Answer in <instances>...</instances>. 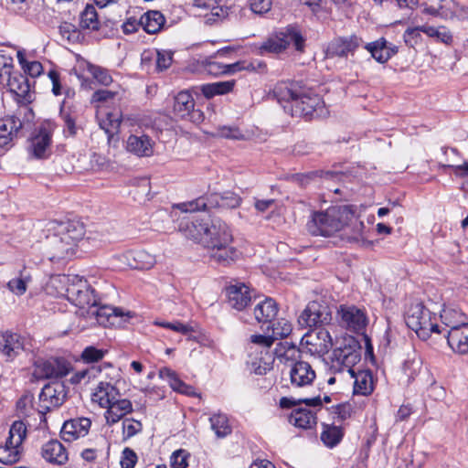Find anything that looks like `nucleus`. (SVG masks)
Masks as SVG:
<instances>
[{
    "label": "nucleus",
    "mask_w": 468,
    "mask_h": 468,
    "mask_svg": "<svg viewBox=\"0 0 468 468\" xmlns=\"http://www.w3.org/2000/svg\"><path fill=\"white\" fill-rule=\"evenodd\" d=\"M273 97L292 116L310 121L327 114L322 98L312 89L292 82H279L272 90Z\"/></svg>",
    "instance_id": "1"
},
{
    "label": "nucleus",
    "mask_w": 468,
    "mask_h": 468,
    "mask_svg": "<svg viewBox=\"0 0 468 468\" xmlns=\"http://www.w3.org/2000/svg\"><path fill=\"white\" fill-rule=\"evenodd\" d=\"M361 359V346L354 337L345 338L340 346L333 350L329 357L328 371L332 375L348 373L355 378L354 393L368 396L374 390V379L370 370L356 373L353 367Z\"/></svg>",
    "instance_id": "2"
},
{
    "label": "nucleus",
    "mask_w": 468,
    "mask_h": 468,
    "mask_svg": "<svg viewBox=\"0 0 468 468\" xmlns=\"http://www.w3.org/2000/svg\"><path fill=\"white\" fill-rule=\"evenodd\" d=\"M270 328L272 331L271 335H252L250 336V352L257 353L258 349H261L260 357H250L248 361L250 371L256 375L263 376L272 369L274 356L271 354L270 348L275 339L287 337L292 330L291 323L285 319L278 320L276 323L272 321L268 326V329Z\"/></svg>",
    "instance_id": "3"
},
{
    "label": "nucleus",
    "mask_w": 468,
    "mask_h": 468,
    "mask_svg": "<svg viewBox=\"0 0 468 468\" xmlns=\"http://www.w3.org/2000/svg\"><path fill=\"white\" fill-rule=\"evenodd\" d=\"M353 218L354 210L351 207L334 206L324 211L314 212L306 228L314 236L330 237L346 228Z\"/></svg>",
    "instance_id": "4"
},
{
    "label": "nucleus",
    "mask_w": 468,
    "mask_h": 468,
    "mask_svg": "<svg viewBox=\"0 0 468 468\" xmlns=\"http://www.w3.org/2000/svg\"><path fill=\"white\" fill-rule=\"evenodd\" d=\"M405 321L408 327L423 340L429 338L431 333L441 332L436 323V314L422 303L411 304L407 312Z\"/></svg>",
    "instance_id": "5"
},
{
    "label": "nucleus",
    "mask_w": 468,
    "mask_h": 468,
    "mask_svg": "<svg viewBox=\"0 0 468 468\" xmlns=\"http://www.w3.org/2000/svg\"><path fill=\"white\" fill-rule=\"evenodd\" d=\"M241 198L231 191L222 194H211L209 197H200L189 202L176 205L183 212H196L211 207L236 208L240 205Z\"/></svg>",
    "instance_id": "6"
},
{
    "label": "nucleus",
    "mask_w": 468,
    "mask_h": 468,
    "mask_svg": "<svg viewBox=\"0 0 468 468\" xmlns=\"http://www.w3.org/2000/svg\"><path fill=\"white\" fill-rule=\"evenodd\" d=\"M68 286L66 289L67 297L80 309L85 307H91L96 305L97 298L94 295V291L89 284L88 281L79 275H73L68 279Z\"/></svg>",
    "instance_id": "7"
},
{
    "label": "nucleus",
    "mask_w": 468,
    "mask_h": 468,
    "mask_svg": "<svg viewBox=\"0 0 468 468\" xmlns=\"http://www.w3.org/2000/svg\"><path fill=\"white\" fill-rule=\"evenodd\" d=\"M43 231L56 232L64 242H70V250L74 253L77 243L82 239L85 234L83 224L74 220H50L46 223Z\"/></svg>",
    "instance_id": "8"
},
{
    "label": "nucleus",
    "mask_w": 468,
    "mask_h": 468,
    "mask_svg": "<svg viewBox=\"0 0 468 468\" xmlns=\"http://www.w3.org/2000/svg\"><path fill=\"white\" fill-rule=\"evenodd\" d=\"M67 397V389L62 382H51L43 387L38 396L37 410L46 414L51 410L61 406Z\"/></svg>",
    "instance_id": "9"
},
{
    "label": "nucleus",
    "mask_w": 468,
    "mask_h": 468,
    "mask_svg": "<svg viewBox=\"0 0 468 468\" xmlns=\"http://www.w3.org/2000/svg\"><path fill=\"white\" fill-rule=\"evenodd\" d=\"M332 320L330 308L319 302H310L298 318L301 326L323 327L329 324Z\"/></svg>",
    "instance_id": "10"
},
{
    "label": "nucleus",
    "mask_w": 468,
    "mask_h": 468,
    "mask_svg": "<svg viewBox=\"0 0 468 468\" xmlns=\"http://www.w3.org/2000/svg\"><path fill=\"white\" fill-rule=\"evenodd\" d=\"M233 240L232 233L229 226L220 218L209 219V223L205 232L203 247L215 248L222 244H230Z\"/></svg>",
    "instance_id": "11"
},
{
    "label": "nucleus",
    "mask_w": 468,
    "mask_h": 468,
    "mask_svg": "<svg viewBox=\"0 0 468 468\" xmlns=\"http://www.w3.org/2000/svg\"><path fill=\"white\" fill-rule=\"evenodd\" d=\"M364 44L356 35L339 37L331 40L326 48V58H344L354 56L356 50Z\"/></svg>",
    "instance_id": "12"
},
{
    "label": "nucleus",
    "mask_w": 468,
    "mask_h": 468,
    "mask_svg": "<svg viewBox=\"0 0 468 468\" xmlns=\"http://www.w3.org/2000/svg\"><path fill=\"white\" fill-rule=\"evenodd\" d=\"M70 370V364L64 358L51 357L39 359L35 363L34 375L39 378H58L66 376Z\"/></svg>",
    "instance_id": "13"
},
{
    "label": "nucleus",
    "mask_w": 468,
    "mask_h": 468,
    "mask_svg": "<svg viewBox=\"0 0 468 468\" xmlns=\"http://www.w3.org/2000/svg\"><path fill=\"white\" fill-rule=\"evenodd\" d=\"M174 112L181 118L192 122H199L203 114L199 110H195V101L188 91H180L175 97Z\"/></svg>",
    "instance_id": "14"
},
{
    "label": "nucleus",
    "mask_w": 468,
    "mask_h": 468,
    "mask_svg": "<svg viewBox=\"0 0 468 468\" xmlns=\"http://www.w3.org/2000/svg\"><path fill=\"white\" fill-rule=\"evenodd\" d=\"M302 342L309 346L312 353L324 355L333 346V339L329 331L324 327L311 330L302 338Z\"/></svg>",
    "instance_id": "15"
},
{
    "label": "nucleus",
    "mask_w": 468,
    "mask_h": 468,
    "mask_svg": "<svg viewBox=\"0 0 468 468\" xmlns=\"http://www.w3.org/2000/svg\"><path fill=\"white\" fill-rule=\"evenodd\" d=\"M208 223L209 219H203L197 216H187L180 220L178 229L186 239L203 245Z\"/></svg>",
    "instance_id": "16"
},
{
    "label": "nucleus",
    "mask_w": 468,
    "mask_h": 468,
    "mask_svg": "<svg viewBox=\"0 0 468 468\" xmlns=\"http://www.w3.org/2000/svg\"><path fill=\"white\" fill-rule=\"evenodd\" d=\"M46 236L45 248L49 261H56L74 255L70 250V242L67 243L53 231H44Z\"/></svg>",
    "instance_id": "17"
},
{
    "label": "nucleus",
    "mask_w": 468,
    "mask_h": 468,
    "mask_svg": "<svg viewBox=\"0 0 468 468\" xmlns=\"http://www.w3.org/2000/svg\"><path fill=\"white\" fill-rule=\"evenodd\" d=\"M7 87L14 93L20 104H28L33 101L30 84L26 76L20 72H13L7 77Z\"/></svg>",
    "instance_id": "18"
},
{
    "label": "nucleus",
    "mask_w": 468,
    "mask_h": 468,
    "mask_svg": "<svg viewBox=\"0 0 468 468\" xmlns=\"http://www.w3.org/2000/svg\"><path fill=\"white\" fill-rule=\"evenodd\" d=\"M24 337L5 331L0 333V352L6 360L12 361L25 350Z\"/></svg>",
    "instance_id": "19"
},
{
    "label": "nucleus",
    "mask_w": 468,
    "mask_h": 468,
    "mask_svg": "<svg viewBox=\"0 0 468 468\" xmlns=\"http://www.w3.org/2000/svg\"><path fill=\"white\" fill-rule=\"evenodd\" d=\"M91 421L88 418H76L64 422L60 431L61 439L65 441H73L88 434Z\"/></svg>",
    "instance_id": "20"
},
{
    "label": "nucleus",
    "mask_w": 468,
    "mask_h": 468,
    "mask_svg": "<svg viewBox=\"0 0 468 468\" xmlns=\"http://www.w3.org/2000/svg\"><path fill=\"white\" fill-rule=\"evenodd\" d=\"M289 374L292 385L296 388L312 385L316 377L311 365L304 361L295 362L292 366Z\"/></svg>",
    "instance_id": "21"
},
{
    "label": "nucleus",
    "mask_w": 468,
    "mask_h": 468,
    "mask_svg": "<svg viewBox=\"0 0 468 468\" xmlns=\"http://www.w3.org/2000/svg\"><path fill=\"white\" fill-rule=\"evenodd\" d=\"M365 48L371 54V57L379 63H386L399 51V48L388 42L385 37L366 43Z\"/></svg>",
    "instance_id": "22"
},
{
    "label": "nucleus",
    "mask_w": 468,
    "mask_h": 468,
    "mask_svg": "<svg viewBox=\"0 0 468 468\" xmlns=\"http://www.w3.org/2000/svg\"><path fill=\"white\" fill-rule=\"evenodd\" d=\"M440 318L444 326L448 328L446 334L468 324V316L461 308L454 305L444 306L441 312Z\"/></svg>",
    "instance_id": "23"
},
{
    "label": "nucleus",
    "mask_w": 468,
    "mask_h": 468,
    "mask_svg": "<svg viewBox=\"0 0 468 468\" xmlns=\"http://www.w3.org/2000/svg\"><path fill=\"white\" fill-rule=\"evenodd\" d=\"M87 314L90 316H94L97 322L103 326L114 325L116 320L124 315L121 309L110 305H99L98 302L96 305H92L87 310Z\"/></svg>",
    "instance_id": "24"
},
{
    "label": "nucleus",
    "mask_w": 468,
    "mask_h": 468,
    "mask_svg": "<svg viewBox=\"0 0 468 468\" xmlns=\"http://www.w3.org/2000/svg\"><path fill=\"white\" fill-rule=\"evenodd\" d=\"M120 392L115 385L102 379L98 382L97 387L91 394V400L98 403L101 408L110 406L115 399L119 398Z\"/></svg>",
    "instance_id": "25"
},
{
    "label": "nucleus",
    "mask_w": 468,
    "mask_h": 468,
    "mask_svg": "<svg viewBox=\"0 0 468 468\" xmlns=\"http://www.w3.org/2000/svg\"><path fill=\"white\" fill-rule=\"evenodd\" d=\"M343 324L350 330L359 332L367 325L365 313L356 306H341L339 310Z\"/></svg>",
    "instance_id": "26"
},
{
    "label": "nucleus",
    "mask_w": 468,
    "mask_h": 468,
    "mask_svg": "<svg viewBox=\"0 0 468 468\" xmlns=\"http://www.w3.org/2000/svg\"><path fill=\"white\" fill-rule=\"evenodd\" d=\"M22 121L15 116L8 115L0 120V148L10 145L15 135L22 129Z\"/></svg>",
    "instance_id": "27"
},
{
    "label": "nucleus",
    "mask_w": 468,
    "mask_h": 468,
    "mask_svg": "<svg viewBox=\"0 0 468 468\" xmlns=\"http://www.w3.org/2000/svg\"><path fill=\"white\" fill-rule=\"evenodd\" d=\"M227 296L229 304L239 311L243 310L251 300L250 289L244 283L229 286Z\"/></svg>",
    "instance_id": "28"
},
{
    "label": "nucleus",
    "mask_w": 468,
    "mask_h": 468,
    "mask_svg": "<svg viewBox=\"0 0 468 468\" xmlns=\"http://www.w3.org/2000/svg\"><path fill=\"white\" fill-rule=\"evenodd\" d=\"M41 454L47 462L58 465L64 464L69 459L66 448L57 440L45 443L42 446Z\"/></svg>",
    "instance_id": "29"
},
{
    "label": "nucleus",
    "mask_w": 468,
    "mask_h": 468,
    "mask_svg": "<svg viewBox=\"0 0 468 468\" xmlns=\"http://www.w3.org/2000/svg\"><path fill=\"white\" fill-rule=\"evenodd\" d=\"M105 409L107 410L105 412L106 422L109 425H113L133 411V404L129 399L119 397Z\"/></svg>",
    "instance_id": "30"
},
{
    "label": "nucleus",
    "mask_w": 468,
    "mask_h": 468,
    "mask_svg": "<svg viewBox=\"0 0 468 468\" xmlns=\"http://www.w3.org/2000/svg\"><path fill=\"white\" fill-rule=\"evenodd\" d=\"M278 304L272 298H265L259 302L253 310L254 317L259 324H271L278 314Z\"/></svg>",
    "instance_id": "31"
},
{
    "label": "nucleus",
    "mask_w": 468,
    "mask_h": 468,
    "mask_svg": "<svg viewBox=\"0 0 468 468\" xmlns=\"http://www.w3.org/2000/svg\"><path fill=\"white\" fill-rule=\"evenodd\" d=\"M51 133L47 127H40L37 133L31 139L32 154L37 158L48 156L51 144Z\"/></svg>",
    "instance_id": "32"
},
{
    "label": "nucleus",
    "mask_w": 468,
    "mask_h": 468,
    "mask_svg": "<svg viewBox=\"0 0 468 468\" xmlns=\"http://www.w3.org/2000/svg\"><path fill=\"white\" fill-rule=\"evenodd\" d=\"M126 148L138 156H150L153 154V141L145 134H132L128 137Z\"/></svg>",
    "instance_id": "33"
},
{
    "label": "nucleus",
    "mask_w": 468,
    "mask_h": 468,
    "mask_svg": "<svg viewBox=\"0 0 468 468\" xmlns=\"http://www.w3.org/2000/svg\"><path fill=\"white\" fill-rule=\"evenodd\" d=\"M447 343L455 353L468 354V324L457 330L445 334Z\"/></svg>",
    "instance_id": "34"
},
{
    "label": "nucleus",
    "mask_w": 468,
    "mask_h": 468,
    "mask_svg": "<svg viewBox=\"0 0 468 468\" xmlns=\"http://www.w3.org/2000/svg\"><path fill=\"white\" fill-rule=\"evenodd\" d=\"M207 250L210 259L221 265H229L239 256V252L230 244H222L215 246V248H207Z\"/></svg>",
    "instance_id": "35"
},
{
    "label": "nucleus",
    "mask_w": 468,
    "mask_h": 468,
    "mask_svg": "<svg viewBox=\"0 0 468 468\" xmlns=\"http://www.w3.org/2000/svg\"><path fill=\"white\" fill-rule=\"evenodd\" d=\"M159 377L162 379L167 380L170 387L179 393L191 397L197 395L195 388L192 386H189L179 379L176 373L168 367L160 368Z\"/></svg>",
    "instance_id": "36"
},
{
    "label": "nucleus",
    "mask_w": 468,
    "mask_h": 468,
    "mask_svg": "<svg viewBox=\"0 0 468 468\" xmlns=\"http://www.w3.org/2000/svg\"><path fill=\"white\" fill-rule=\"evenodd\" d=\"M140 16L142 27L148 34L158 33L165 23V16L159 11H147Z\"/></svg>",
    "instance_id": "37"
},
{
    "label": "nucleus",
    "mask_w": 468,
    "mask_h": 468,
    "mask_svg": "<svg viewBox=\"0 0 468 468\" xmlns=\"http://www.w3.org/2000/svg\"><path fill=\"white\" fill-rule=\"evenodd\" d=\"M125 257L133 269L149 270L155 264L154 256L145 250L129 251Z\"/></svg>",
    "instance_id": "38"
},
{
    "label": "nucleus",
    "mask_w": 468,
    "mask_h": 468,
    "mask_svg": "<svg viewBox=\"0 0 468 468\" xmlns=\"http://www.w3.org/2000/svg\"><path fill=\"white\" fill-rule=\"evenodd\" d=\"M288 420L292 425L301 429H311L316 424L314 413L303 408L293 410Z\"/></svg>",
    "instance_id": "39"
},
{
    "label": "nucleus",
    "mask_w": 468,
    "mask_h": 468,
    "mask_svg": "<svg viewBox=\"0 0 468 468\" xmlns=\"http://www.w3.org/2000/svg\"><path fill=\"white\" fill-rule=\"evenodd\" d=\"M281 41L285 42V49L290 44H293L297 51H303L305 38L303 37L297 27L289 26L284 30L278 33Z\"/></svg>",
    "instance_id": "40"
},
{
    "label": "nucleus",
    "mask_w": 468,
    "mask_h": 468,
    "mask_svg": "<svg viewBox=\"0 0 468 468\" xmlns=\"http://www.w3.org/2000/svg\"><path fill=\"white\" fill-rule=\"evenodd\" d=\"M192 7L196 9L195 14L199 16L206 18L207 24H211L212 21H216V18L219 17V12L221 9L218 6H214L212 1L206 0H193Z\"/></svg>",
    "instance_id": "41"
},
{
    "label": "nucleus",
    "mask_w": 468,
    "mask_h": 468,
    "mask_svg": "<svg viewBox=\"0 0 468 468\" xmlns=\"http://www.w3.org/2000/svg\"><path fill=\"white\" fill-rule=\"evenodd\" d=\"M236 81L234 80L227 81H218L201 86V91L206 98H212L216 95H223L230 92Z\"/></svg>",
    "instance_id": "42"
},
{
    "label": "nucleus",
    "mask_w": 468,
    "mask_h": 468,
    "mask_svg": "<svg viewBox=\"0 0 468 468\" xmlns=\"http://www.w3.org/2000/svg\"><path fill=\"white\" fill-rule=\"evenodd\" d=\"M210 428L218 438H225L232 431L227 415L215 413L209 418Z\"/></svg>",
    "instance_id": "43"
},
{
    "label": "nucleus",
    "mask_w": 468,
    "mask_h": 468,
    "mask_svg": "<svg viewBox=\"0 0 468 468\" xmlns=\"http://www.w3.org/2000/svg\"><path fill=\"white\" fill-rule=\"evenodd\" d=\"M121 122V114L119 112H107L105 117L100 120L99 123L110 141L118 133Z\"/></svg>",
    "instance_id": "44"
},
{
    "label": "nucleus",
    "mask_w": 468,
    "mask_h": 468,
    "mask_svg": "<svg viewBox=\"0 0 468 468\" xmlns=\"http://www.w3.org/2000/svg\"><path fill=\"white\" fill-rule=\"evenodd\" d=\"M101 372V367L98 365L90 366L84 369L75 372L69 378L71 384H88L95 380Z\"/></svg>",
    "instance_id": "45"
},
{
    "label": "nucleus",
    "mask_w": 468,
    "mask_h": 468,
    "mask_svg": "<svg viewBox=\"0 0 468 468\" xmlns=\"http://www.w3.org/2000/svg\"><path fill=\"white\" fill-rule=\"evenodd\" d=\"M344 436L342 428L335 425H324L321 433L322 441L330 448L337 445Z\"/></svg>",
    "instance_id": "46"
},
{
    "label": "nucleus",
    "mask_w": 468,
    "mask_h": 468,
    "mask_svg": "<svg viewBox=\"0 0 468 468\" xmlns=\"http://www.w3.org/2000/svg\"><path fill=\"white\" fill-rule=\"evenodd\" d=\"M80 25L82 28L98 30L100 22L98 20V14L92 5H87L85 9L80 14Z\"/></svg>",
    "instance_id": "47"
},
{
    "label": "nucleus",
    "mask_w": 468,
    "mask_h": 468,
    "mask_svg": "<svg viewBox=\"0 0 468 468\" xmlns=\"http://www.w3.org/2000/svg\"><path fill=\"white\" fill-rule=\"evenodd\" d=\"M21 446L10 445L6 440L5 446H0V463L13 464L20 459Z\"/></svg>",
    "instance_id": "48"
},
{
    "label": "nucleus",
    "mask_w": 468,
    "mask_h": 468,
    "mask_svg": "<svg viewBox=\"0 0 468 468\" xmlns=\"http://www.w3.org/2000/svg\"><path fill=\"white\" fill-rule=\"evenodd\" d=\"M422 32L428 37L435 38L437 41L450 45L452 42V35L445 27L423 26Z\"/></svg>",
    "instance_id": "49"
},
{
    "label": "nucleus",
    "mask_w": 468,
    "mask_h": 468,
    "mask_svg": "<svg viewBox=\"0 0 468 468\" xmlns=\"http://www.w3.org/2000/svg\"><path fill=\"white\" fill-rule=\"evenodd\" d=\"M27 436L26 424L21 420H16L10 427L7 441L10 445L21 446Z\"/></svg>",
    "instance_id": "50"
},
{
    "label": "nucleus",
    "mask_w": 468,
    "mask_h": 468,
    "mask_svg": "<svg viewBox=\"0 0 468 468\" xmlns=\"http://www.w3.org/2000/svg\"><path fill=\"white\" fill-rule=\"evenodd\" d=\"M271 354L278 358H283L285 360L294 359L296 356L299 354V349L292 343L279 342L275 346L273 353Z\"/></svg>",
    "instance_id": "51"
},
{
    "label": "nucleus",
    "mask_w": 468,
    "mask_h": 468,
    "mask_svg": "<svg viewBox=\"0 0 468 468\" xmlns=\"http://www.w3.org/2000/svg\"><path fill=\"white\" fill-rule=\"evenodd\" d=\"M304 403L308 407H320L322 406L321 397L316 396L311 399H294V398H288V397H282L280 399L279 405L282 409H289L292 407H294L298 404Z\"/></svg>",
    "instance_id": "52"
},
{
    "label": "nucleus",
    "mask_w": 468,
    "mask_h": 468,
    "mask_svg": "<svg viewBox=\"0 0 468 468\" xmlns=\"http://www.w3.org/2000/svg\"><path fill=\"white\" fill-rule=\"evenodd\" d=\"M143 424L133 418H124L122 420V440L127 441L142 432Z\"/></svg>",
    "instance_id": "53"
},
{
    "label": "nucleus",
    "mask_w": 468,
    "mask_h": 468,
    "mask_svg": "<svg viewBox=\"0 0 468 468\" xmlns=\"http://www.w3.org/2000/svg\"><path fill=\"white\" fill-rule=\"evenodd\" d=\"M284 43L285 42L281 41L277 34L275 37L268 38L261 45L260 53L261 55H265L267 53L279 54L285 49Z\"/></svg>",
    "instance_id": "54"
},
{
    "label": "nucleus",
    "mask_w": 468,
    "mask_h": 468,
    "mask_svg": "<svg viewBox=\"0 0 468 468\" xmlns=\"http://www.w3.org/2000/svg\"><path fill=\"white\" fill-rule=\"evenodd\" d=\"M101 372L100 375L96 379L107 381L108 383H112V385H115L116 382L120 378L119 371L113 367L110 363H104L103 365H101Z\"/></svg>",
    "instance_id": "55"
},
{
    "label": "nucleus",
    "mask_w": 468,
    "mask_h": 468,
    "mask_svg": "<svg viewBox=\"0 0 468 468\" xmlns=\"http://www.w3.org/2000/svg\"><path fill=\"white\" fill-rule=\"evenodd\" d=\"M346 228L351 229V234L348 236L350 240L359 242L364 240V222L359 220L355 215L352 220L348 222Z\"/></svg>",
    "instance_id": "56"
},
{
    "label": "nucleus",
    "mask_w": 468,
    "mask_h": 468,
    "mask_svg": "<svg viewBox=\"0 0 468 468\" xmlns=\"http://www.w3.org/2000/svg\"><path fill=\"white\" fill-rule=\"evenodd\" d=\"M106 353V350L90 346L83 349L80 357L86 363H95L101 360Z\"/></svg>",
    "instance_id": "57"
},
{
    "label": "nucleus",
    "mask_w": 468,
    "mask_h": 468,
    "mask_svg": "<svg viewBox=\"0 0 468 468\" xmlns=\"http://www.w3.org/2000/svg\"><path fill=\"white\" fill-rule=\"evenodd\" d=\"M423 26L416 27H409L403 34V39L405 44L410 48H415L420 43L422 37L420 33L422 32Z\"/></svg>",
    "instance_id": "58"
},
{
    "label": "nucleus",
    "mask_w": 468,
    "mask_h": 468,
    "mask_svg": "<svg viewBox=\"0 0 468 468\" xmlns=\"http://www.w3.org/2000/svg\"><path fill=\"white\" fill-rule=\"evenodd\" d=\"M89 71L91 73L93 78L101 85L108 86L112 82V78L109 74L108 70L101 67L90 66L89 68Z\"/></svg>",
    "instance_id": "59"
},
{
    "label": "nucleus",
    "mask_w": 468,
    "mask_h": 468,
    "mask_svg": "<svg viewBox=\"0 0 468 468\" xmlns=\"http://www.w3.org/2000/svg\"><path fill=\"white\" fill-rule=\"evenodd\" d=\"M173 61V54L167 50L156 51L155 67L156 70L163 71L167 69Z\"/></svg>",
    "instance_id": "60"
},
{
    "label": "nucleus",
    "mask_w": 468,
    "mask_h": 468,
    "mask_svg": "<svg viewBox=\"0 0 468 468\" xmlns=\"http://www.w3.org/2000/svg\"><path fill=\"white\" fill-rule=\"evenodd\" d=\"M218 135L221 138L241 140L244 138L241 131L237 127L222 126L218 130Z\"/></svg>",
    "instance_id": "61"
},
{
    "label": "nucleus",
    "mask_w": 468,
    "mask_h": 468,
    "mask_svg": "<svg viewBox=\"0 0 468 468\" xmlns=\"http://www.w3.org/2000/svg\"><path fill=\"white\" fill-rule=\"evenodd\" d=\"M137 462V455L135 452L130 448H125L122 451L121 458L122 468H133Z\"/></svg>",
    "instance_id": "62"
},
{
    "label": "nucleus",
    "mask_w": 468,
    "mask_h": 468,
    "mask_svg": "<svg viewBox=\"0 0 468 468\" xmlns=\"http://www.w3.org/2000/svg\"><path fill=\"white\" fill-rule=\"evenodd\" d=\"M27 279L16 278L8 282L7 287L13 293L22 295L27 291Z\"/></svg>",
    "instance_id": "63"
},
{
    "label": "nucleus",
    "mask_w": 468,
    "mask_h": 468,
    "mask_svg": "<svg viewBox=\"0 0 468 468\" xmlns=\"http://www.w3.org/2000/svg\"><path fill=\"white\" fill-rule=\"evenodd\" d=\"M187 453L184 450L176 451L171 456V467L172 468H186Z\"/></svg>",
    "instance_id": "64"
}]
</instances>
